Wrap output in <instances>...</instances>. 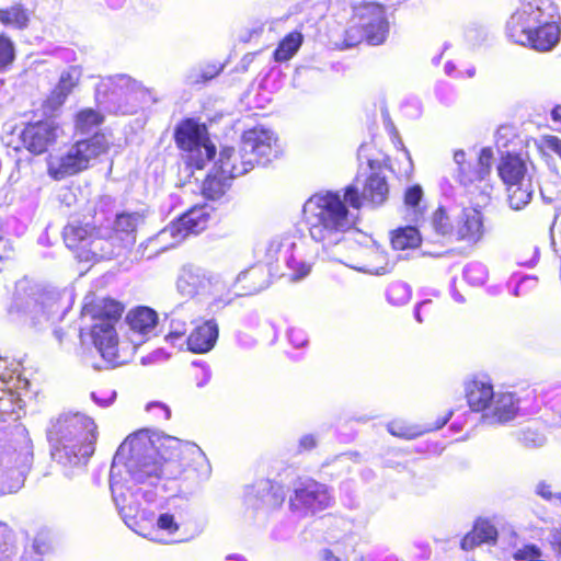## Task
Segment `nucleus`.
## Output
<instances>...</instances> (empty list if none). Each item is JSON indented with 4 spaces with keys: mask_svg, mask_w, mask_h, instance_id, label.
<instances>
[{
    "mask_svg": "<svg viewBox=\"0 0 561 561\" xmlns=\"http://www.w3.org/2000/svg\"><path fill=\"white\" fill-rule=\"evenodd\" d=\"M551 117L556 122H561V105H557L552 108Z\"/></svg>",
    "mask_w": 561,
    "mask_h": 561,
    "instance_id": "774afa93",
    "label": "nucleus"
},
{
    "mask_svg": "<svg viewBox=\"0 0 561 561\" xmlns=\"http://www.w3.org/2000/svg\"><path fill=\"white\" fill-rule=\"evenodd\" d=\"M210 220L207 205L194 206L176 220L149 239V244H162L161 250L173 248L190 234H197L206 229Z\"/></svg>",
    "mask_w": 561,
    "mask_h": 561,
    "instance_id": "dca6fc26",
    "label": "nucleus"
},
{
    "mask_svg": "<svg viewBox=\"0 0 561 561\" xmlns=\"http://www.w3.org/2000/svg\"><path fill=\"white\" fill-rule=\"evenodd\" d=\"M453 412L449 411L445 416L438 419L434 426L422 427L416 424H410L404 420H393L387 424L388 432L397 437L413 439L425 432L442 428L450 419Z\"/></svg>",
    "mask_w": 561,
    "mask_h": 561,
    "instance_id": "2f4dec72",
    "label": "nucleus"
},
{
    "mask_svg": "<svg viewBox=\"0 0 561 561\" xmlns=\"http://www.w3.org/2000/svg\"><path fill=\"white\" fill-rule=\"evenodd\" d=\"M333 496L329 488L313 479H298L293 484L289 508L298 517L313 516L331 506Z\"/></svg>",
    "mask_w": 561,
    "mask_h": 561,
    "instance_id": "f3484780",
    "label": "nucleus"
},
{
    "mask_svg": "<svg viewBox=\"0 0 561 561\" xmlns=\"http://www.w3.org/2000/svg\"><path fill=\"white\" fill-rule=\"evenodd\" d=\"M14 45L12 41L0 35V71L4 70L14 60Z\"/></svg>",
    "mask_w": 561,
    "mask_h": 561,
    "instance_id": "09e8293b",
    "label": "nucleus"
},
{
    "mask_svg": "<svg viewBox=\"0 0 561 561\" xmlns=\"http://www.w3.org/2000/svg\"><path fill=\"white\" fill-rule=\"evenodd\" d=\"M51 457L71 476L73 469H82L94 453L96 425L82 413H64L51 422L47 431Z\"/></svg>",
    "mask_w": 561,
    "mask_h": 561,
    "instance_id": "7ed1b4c3",
    "label": "nucleus"
},
{
    "mask_svg": "<svg viewBox=\"0 0 561 561\" xmlns=\"http://www.w3.org/2000/svg\"><path fill=\"white\" fill-rule=\"evenodd\" d=\"M367 164L370 170L367 176L363 192L356 184H350L343 188V196L350 207L358 210L364 203L371 207L382 205L389 195V185L383 174L381 163L377 160L367 158Z\"/></svg>",
    "mask_w": 561,
    "mask_h": 561,
    "instance_id": "a211bd4d",
    "label": "nucleus"
},
{
    "mask_svg": "<svg viewBox=\"0 0 561 561\" xmlns=\"http://www.w3.org/2000/svg\"><path fill=\"white\" fill-rule=\"evenodd\" d=\"M174 138L179 148L186 152V163L191 168L203 169L216 154V147L208 138L206 126L192 118L176 127Z\"/></svg>",
    "mask_w": 561,
    "mask_h": 561,
    "instance_id": "4468645a",
    "label": "nucleus"
},
{
    "mask_svg": "<svg viewBox=\"0 0 561 561\" xmlns=\"http://www.w3.org/2000/svg\"><path fill=\"white\" fill-rule=\"evenodd\" d=\"M431 224L436 234L454 240L456 217L454 218L446 208L438 207L432 216Z\"/></svg>",
    "mask_w": 561,
    "mask_h": 561,
    "instance_id": "4c0bfd02",
    "label": "nucleus"
},
{
    "mask_svg": "<svg viewBox=\"0 0 561 561\" xmlns=\"http://www.w3.org/2000/svg\"><path fill=\"white\" fill-rule=\"evenodd\" d=\"M546 28V25L535 28L534 32H530L531 34H529L531 37L530 41L522 45L530 46L531 48L540 51L551 50L560 41V22H557V35L554 39L550 38V36L548 37V31Z\"/></svg>",
    "mask_w": 561,
    "mask_h": 561,
    "instance_id": "58836bf2",
    "label": "nucleus"
},
{
    "mask_svg": "<svg viewBox=\"0 0 561 561\" xmlns=\"http://www.w3.org/2000/svg\"><path fill=\"white\" fill-rule=\"evenodd\" d=\"M389 34V22L383 5L375 2H363L353 7L351 26L346 31V45L354 46L360 41L369 45L385 43Z\"/></svg>",
    "mask_w": 561,
    "mask_h": 561,
    "instance_id": "9b49d317",
    "label": "nucleus"
},
{
    "mask_svg": "<svg viewBox=\"0 0 561 561\" xmlns=\"http://www.w3.org/2000/svg\"><path fill=\"white\" fill-rule=\"evenodd\" d=\"M482 214L473 208L463 209L456 217L454 240L477 243L483 237Z\"/></svg>",
    "mask_w": 561,
    "mask_h": 561,
    "instance_id": "bb28decb",
    "label": "nucleus"
},
{
    "mask_svg": "<svg viewBox=\"0 0 561 561\" xmlns=\"http://www.w3.org/2000/svg\"><path fill=\"white\" fill-rule=\"evenodd\" d=\"M238 295V285L232 280L226 279L220 274L210 272L209 283L207 284L204 299L207 302L208 309L219 310L230 305Z\"/></svg>",
    "mask_w": 561,
    "mask_h": 561,
    "instance_id": "b1692460",
    "label": "nucleus"
},
{
    "mask_svg": "<svg viewBox=\"0 0 561 561\" xmlns=\"http://www.w3.org/2000/svg\"><path fill=\"white\" fill-rule=\"evenodd\" d=\"M124 311L122 304L114 299H104L98 314L94 316L91 337L102 358L112 366L126 362L118 351V336L115 329Z\"/></svg>",
    "mask_w": 561,
    "mask_h": 561,
    "instance_id": "1a4fd4ad",
    "label": "nucleus"
},
{
    "mask_svg": "<svg viewBox=\"0 0 561 561\" xmlns=\"http://www.w3.org/2000/svg\"><path fill=\"white\" fill-rule=\"evenodd\" d=\"M144 218L139 213H121L112 226L100 227V237L93 250L101 259L111 260L123 254L136 242V231Z\"/></svg>",
    "mask_w": 561,
    "mask_h": 561,
    "instance_id": "f8f14e48",
    "label": "nucleus"
},
{
    "mask_svg": "<svg viewBox=\"0 0 561 561\" xmlns=\"http://www.w3.org/2000/svg\"><path fill=\"white\" fill-rule=\"evenodd\" d=\"M102 116L99 112L87 108L78 113L76 118V128L83 134L90 133L94 127L102 123Z\"/></svg>",
    "mask_w": 561,
    "mask_h": 561,
    "instance_id": "37998d69",
    "label": "nucleus"
},
{
    "mask_svg": "<svg viewBox=\"0 0 561 561\" xmlns=\"http://www.w3.org/2000/svg\"><path fill=\"white\" fill-rule=\"evenodd\" d=\"M210 476V462L195 443L169 435L153 439L140 432L128 436L118 447L111 466L110 488L115 506L130 529L152 541L165 542L154 536V530L145 533L139 526V514L145 519L153 514L140 512L139 495L150 502L152 494L137 485H156L161 478L201 483Z\"/></svg>",
    "mask_w": 561,
    "mask_h": 561,
    "instance_id": "f257e3e1",
    "label": "nucleus"
},
{
    "mask_svg": "<svg viewBox=\"0 0 561 561\" xmlns=\"http://www.w3.org/2000/svg\"><path fill=\"white\" fill-rule=\"evenodd\" d=\"M317 446V438L312 434H306L299 439V451H308Z\"/></svg>",
    "mask_w": 561,
    "mask_h": 561,
    "instance_id": "052dcab7",
    "label": "nucleus"
},
{
    "mask_svg": "<svg viewBox=\"0 0 561 561\" xmlns=\"http://www.w3.org/2000/svg\"><path fill=\"white\" fill-rule=\"evenodd\" d=\"M470 409L482 413V422L489 425L504 424L513 420L518 411L519 400L513 392H495L490 382L472 380L466 386Z\"/></svg>",
    "mask_w": 561,
    "mask_h": 561,
    "instance_id": "0eeeda50",
    "label": "nucleus"
},
{
    "mask_svg": "<svg viewBox=\"0 0 561 561\" xmlns=\"http://www.w3.org/2000/svg\"><path fill=\"white\" fill-rule=\"evenodd\" d=\"M108 144L104 135L79 140L60 156H49L47 172L54 180H62L88 169L90 161L107 150Z\"/></svg>",
    "mask_w": 561,
    "mask_h": 561,
    "instance_id": "9d476101",
    "label": "nucleus"
},
{
    "mask_svg": "<svg viewBox=\"0 0 561 561\" xmlns=\"http://www.w3.org/2000/svg\"><path fill=\"white\" fill-rule=\"evenodd\" d=\"M168 319L170 331L165 340L174 344L178 339L185 335L188 323L193 322V312L190 306L181 304L168 314Z\"/></svg>",
    "mask_w": 561,
    "mask_h": 561,
    "instance_id": "72a5a7b5",
    "label": "nucleus"
},
{
    "mask_svg": "<svg viewBox=\"0 0 561 561\" xmlns=\"http://www.w3.org/2000/svg\"><path fill=\"white\" fill-rule=\"evenodd\" d=\"M218 336L219 328L216 320H205L202 324L196 325L187 336V347L193 353H208L215 347Z\"/></svg>",
    "mask_w": 561,
    "mask_h": 561,
    "instance_id": "cd10ccee",
    "label": "nucleus"
},
{
    "mask_svg": "<svg viewBox=\"0 0 561 561\" xmlns=\"http://www.w3.org/2000/svg\"><path fill=\"white\" fill-rule=\"evenodd\" d=\"M423 198V190L420 185L415 184L407 188L404 193V205L411 211V221L417 222L423 216V207L421 202Z\"/></svg>",
    "mask_w": 561,
    "mask_h": 561,
    "instance_id": "a19ab883",
    "label": "nucleus"
},
{
    "mask_svg": "<svg viewBox=\"0 0 561 561\" xmlns=\"http://www.w3.org/2000/svg\"><path fill=\"white\" fill-rule=\"evenodd\" d=\"M12 549V531L9 526L0 522V558L8 557Z\"/></svg>",
    "mask_w": 561,
    "mask_h": 561,
    "instance_id": "603ef678",
    "label": "nucleus"
},
{
    "mask_svg": "<svg viewBox=\"0 0 561 561\" xmlns=\"http://www.w3.org/2000/svg\"><path fill=\"white\" fill-rule=\"evenodd\" d=\"M5 360L0 358V420L15 415L19 417V411L22 409L21 393L13 391V387L21 389L26 387L28 381L19 376L14 379V371H8Z\"/></svg>",
    "mask_w": 561,
    "mask_h": 561,
    "instance_id": "4be33fe9",
    "label": "nucleus"
},
{
    "mask_svg": "<svg viewBox=\"0 0 561 561\" xmlns=\"http://www.w3.org/2000/svg\"><path fill=\"white\" fill-rule=\"evenodd\" d=\"M287 337L289 343L296 348L305 347L308 344V336L302 329L290 328L287 331Z\"/></svg>",
    "mask_w": 561,
    "mask_h": 561,
    "instance_id": "5fc2aeb1",
    "label": "nucleus"
},
{
    "mask_svg": "<svg viewBox=\"0 0 561 561\" xmlns=\"http://www.w3.org/2000/svg\"><path fill=\"white\" fill-rule=\"evenodd\" d=\"M82 76V69L79 66H70L60 75L58 84L51 91L46 100V105L50 110L61 106L72 89L78 84Z\"/></svg>",
    "mask_w": 561,
    "mask_h": 561,
    "instance_id": "c85d7f7f",
    "label": "nucleus"
},
{
    "mask_svg": "<svg viewBox=\"0 0 561 561\" xmlns=\"http://www.w3.org/2000/svg\"><path fill=\"white\" fill-rule=\"evenodd\" d=\"M95 100L103 110L113 114L130 115L139 108L159 101L153 89L125 73L102 78L95 88Z\"/></svg>",
    "mask_w": 561,
    "mask_h": 561,
    "instance_id": "20e7f679",
    "label": "nucleus"
},
{
    "mask_svg": "<svg viewBox=\"0 0 561 561\" xmlns=\"http://www.w3.org/2000/svg\"><path fill=\"white\" fill-rule=\"evenodd\" d=\"M561 21L558 7L552 0H524L506 23V35L516 44L530 41V32L547 26L548 37L554 39L557 22Z\"/></svg>",
    "mask_w": 561,
    "mask_h": 561,
    "instance_id": "423d86ee",
    "label": "nucleus"
},
{
    "mask_svg": "<svg viewBox=\"0 0 561 561\" xmlns=\"http://www.w3.org/2000/svg\"><path fill=\"white\" fill-rule=\"evenodd\" d=\"M432 301L430 299H425L421 302H419L415 307H414V318L415 320L419 322V323H422L423 322V319L421 317V310L423 308H425L427 305H430Z\"/></svg>",
    "mask_w": 561,
    "mask_h": 561,
    "instance_id": "338daca9",
    "label": "nucleus"
},
{
    "mask_svg": "<svg viewBox=\"0 0 561 561\" xmlns=\"http://www.w3.org/2000/svg\"><path fill=\"white\" fill-rule=\"evenodd\" d=\"M322 561H351L348 559L342 560L340 557L335 556V553L330 549H324L321 552ZM352 561H356L355 559Z\"/></svg>",
    "mask_w": 561,
    "mask_h": 561,
    "instance_id": "69168bd1",
    "label": "nucleus"
},
{
    "mask_svg": "<svg viewBox=\"0 0 561 561\" xmlns=\"http://www.w3.org/2000/svg\"><path fill=\"white\" fill-rule=\"evenodd\" d=\"M220 70H221V68H218L214 65L207 66L204 69H201L198 71H193L192 73H190V76L187 77V82L190 84H198V83L207 82V81L211 80L213 78H215L217 75H219Z\"/></svg>",
    "mask_w": 561,
    "mask_h": 561,
    "instance_id": "8fccbe9b",
    "label": "nucleus"
},
{
    "mask_svg": "<svg viewBox=\"0 0 561 561\" xmlns=\"http://www.w3.org/2000/svg\"><path fill=\"white\" fill-rule=\"evenodd\" d=\"M58 137V127L49 121L28 124L21 133L23 146L34 154H41L55 144Z\"/></svg>",
    "mask_w": 561,
    "mask_h": 561,
    "instance_id": "5701e85b",
    "label": "nucleus"
},
{
    "mask_svg": "<svg viewBox=\"0 0 561 561\" xmlns=\"http://www.w3.org/2000/svg\"><path fill=\"white\" fill-rule=\"evenodd\" d=\"M535 493L540 496L542 500L554 503V495L557 492L552 491V485L547 481H539L535 485Z\"/></svg>",
    "mask_w": 561,
    "mask_h": 561,
    "instance_id": "4d7b16f0",
    "label": "nucleus"
},
{
    "mask_svg": "<svg viewBox=\"0 0 561 561\" xmlns=\"http://www.w3.org/2000/svg\"><path fill=\"white\" fill-rule=\"evenodd\" d=\"M9 312L30 317L33 325L60 321L65 313L61 310L58 297L50 294H42L38 298H28L25 301L21 297H15Z\"/></svg>",
    "mask_w": 561,
    "mask_h": 561,
    "instance_id": "aec40b11",
    "label": "nucleus"
},
{
    "mask_svg": "<svg viewBox=\"0 0 561 561\" xmlns=\"http://www.w3.org/2000/svg\"><path fill=\"white\" fill-rule=\"evenodd\" d=\"M237 158V154L230 148H221L218 160L215 162L211 171L207 174L203 183V194L208 199H219L230 187V182L237 176H241L251 170L252 160L247 159L242 165L230 164V158Z\"/></svg>",
    "mask_w": 561,
    "mask_h": 561,
    "instance_id": "6ab92c4d",
    "label": "nucleus"
},
{
    "mask_svg": "<svg viewBox=\"0 0 561 561\" xmlns=\"http://www.w3.org/2000/svg\"><path fill=\"white\" fill-rule=\"evenodd\" d=\"M549 545L558 558H561V525L549 530Z\"/></svg>",
    "mask_w": 561,
    "mask_h": 561,
    "instance_id": "13d9d810",
    "label": "nucleus"
},
{
    "mask_svg": "<svg viewBox=\"0 0 561 561\" xmlns=\"http://www.w3.org/2000/svg\"><path fill=\"white\" fill-rule=\"evenodd\" d=\"M497 537L496 528L486 519L476 522L473 529L460 542L463 550H472L481 543H493Z\"/></svg>",
    "mask_w": 561,
    "mask_h": 561,
    "instance_id": "473e14b6",
    "label": "nucleus"
},
{
    "mask_svg": "<svg viewBox=\"0 0 561 561\" xmlns=\"http://www.w3.org/2000/svg\"><path fill=\"white\" fill-rule=\"evenodd\" d=\"M126 320L134 335L148 339L156 330L158 314L149 307H138L127 314Z\"/></svg>",
    "mask_w": 561,
    "mask_h": 561,
    "instance_id": "7c9ffc66",
    "label": "nucleus"
},
{
    "mask_svg": "<svg viewBox=\"0 0 561 561\" xmlns=\"http://www.w3.org/2000/svg\"><path fill=\"white\" fill-rule=\"evenodd\" d=\"M454 162L457 164L458 182L468 191V193L474 194L472 176H467L466 173V168L470 163L466 161V153L463 150H456L454 152Z\"/></svg>",
    "mask_w": 561,
    "mask_h": 561,
    "instance_id": "c03bdc74",
    "label": "nucleus"
},
{
    "mask_svg": "<svg viewBox=\"0 0 561 561\" xmlns=\"http://www.w3.org/2000/svg\"><path fill=\"white\" fill-rule=\"evenodd\" d=\"M237 154V158H230V164L242 165L243 161L250 158L252 160L251 170L255 164H267L279 153L277 138L275 134L264 127H254L245 130L241 138L239 150L229 147Z\"/></svg>",
    "mask_w": 561,
    "mask_h": 561,
    "instance_id": "2eb2a0df",
    "label": "nucleus"
},
{
    "mask_svg": "<svg viewBox=\"0 0 561 561\" xmlns=\"http://www.w3.org/2000/svg\"><path fill=\"white\" fill-rule=\"evenodd\" d=\"M15 250L12 242L0 236V272L3 268L5 262L14 259Z\"/></svg>",
    "mask_w": 561,
    "mask_h": 561,
    "instance_id": "864d4df0",
    "label": "nucleus"
},
{
    "mask_svg": "<svg viewBox=\"0 0 561 561\" xmlns=\"http://www.w3.org/2000/svg\"><path fill=\"white\" fill-rule=\"evenodd\" d=\"M209 271L194 265L183 266L176 278V291L186 298L204 299L207 284L209 283Z\"/></svg>",
    "mask_w": 561,
    "mask_h": 561,
    "instance_id": "393cba45",
    "label": "nucleus"
},
{
    "mask_svg": "<svg viewBox=\"0 0 561 561\" xmlns=\"http://www.w3.org/2000/svg\"><path fill=\"white\" fill-rule=\"evenodd\" d=\"M146 411L157 421H168L171 417V409L163 402L152 401L146 405Z\"/></svg>",
    "mask_w": 561,
    "mask_h": 561,
    "instance_id": "3c124183",
    "label": "nucleus"
},
{
    "mask_svg": "<svg viewBox=\"0 0 561 561\" xmlns=\"http://www.w3.org/2000/svg\"><path fill=\"white\" fill-rule=\"evenodd\" d=\"M32 548L39 556L47 553L49 550L47 535L38 534L33 540Z\"/></svg>",
    "mask_w": 561,
    "mask_h": 561,
    "instance_id": "bf43d9fd",
    "label": "nucleus"
},
{
    "mask_svg": "<svg viewBox=\"0 0 561 561\" xmlns=\"http://www.w3.org/2000/svg\"><path fill=\"white\" fill-rule=\"evenodd\" d=\"M545 142L549 150L553 151L561 158V139L557 136H548Z\"/></svg>",
    "mask_w": 561,
    "mask_h": 561,
    "instance_id": "680f3d73",
    "label": "nucleus"
},
{
    "mask_svg": "<svg viewBox=\"0 0 561 561\" xmlns=\"http://www.w3.org/2000/svg\"><path fill=\"white\" fill-rule=\"evenodd\" d=\"M192 365L199 369L198 374H196V376H195L196 386L199 388L206 386L209 382L210 377H211V371H210L209 366L206 363L201 362V360H195L192 363Z\"/></svg>",
    "mask_w": 561,
    "mask_h": 561,
    "instance_id": "6e6d98bb",
    "label": "nucleus"
},
{
    "mask_svg": "<svg viewBox=\"0 0 561 561\" xmlns=\"http://www.w3.org/2000/svg\"><path fill=\"white\" fill-rule=\"evenodd\" d=\"M542 552L539 547L534 543L525 545L517 549L507 561H543Z\"/></svg>",
    "mask_w": 561,
    "mask_h": 561,
    "instance_id": "49530a36",
    "label": "nucleus"
},
{
    "mask_svg": "<svg viewBox=\"0 0 561 561\" xmlns=\"http://www.w3.org/2000/svg\"><path fill=\"white\" fill-rule=\"evenodd\" d=\"M30 14L22 5H13L8 9H0V22L4 26L23 30L27 27Z\"/></svg>",
    "mask_w": 561,
    "mask_h": 561,
    "instance_id": "ea45409f",
    "label": "nucleus"
},
{
    "mask_svg": "<svg viewBox=\"0 0 561 561\" xmlns=\"http://www.w3.org/2000/svg\"><path fill=\"white\" fill-rule=\"evenodd\" d=\"M179 520L175 515L170 512L160 513L156 518V530L173 535L179 530Z\"/></svg>",
    "mask_w": 561,
    "mask_h": 561,
    "instance_id": "de8ad7c7",
    "label": "nucleus"
},
{
    "mask_svg": "<svg viewBox=\"0 0 561 561\" xmlns=\"http://www.w3.org/2000/svg\"><path fill=\"white\" fill-rule=\"evenodd\" d=\"M493 160V150L489 147L482 148L476 163V170L472 173L473 191L481 190L482 192L488 187L485 181L490 174L491 162Z\"/></svg>",
    "mask_w": 561,
    "mask_h": 561,
    "instance_id": "f704fd0d",
    "label": "nucleus"
},
{
    "mask_svg": "<svg viewBox=\"0 0 561 561\" xmlns=\"http://www.w3.org/2000/svg\"><path fill=\"white\" fill-rule=\"evenodd\" d=\"M304 36L299 32H291L287 34L274 50V60L284 62L291 59L300 48Z\"/></svg>",
    "mask_w": 561,
    "mask_h": 561,
    "instance_id": "e433bc0d",
    "label": "nucleus"
},
{
    "mask_svg": "<svg viewBox=\"0 0 561 561\" xmlns=\"http://www.w3.org/2000/svg\"><path fill=\"white\" fill-rule=\"evenodd\" d=\"M33 444L25 427L18 426L13 438L0 450V495L16 493L33 465Z\"/></svg>",
    "mask_w": 561,
    "mask_h": 561,
    "instance_id": "39448f33",
    "label": "nucleus"
},
{
    "mask_svg": "<svg viewBox=\"0 0 561 561\" xmlns=\"http://www.w3.org/2000/svg\"><path fill=\"white\" fill-rule=\"evenodd\" d=\"M285 500V493L280 485L270 480H262L248 490L245 501L254 508H276Z\"/></svg>",
    "mask_w": 561,
    "mask_h": 561,
    "instance_id": "a878e982",
    "label": "nucleus"
},
{
    "mask_svg": "<svg viewBox=\"0 0 561 561\" xmlns=\"http://www.w3.org/2000/svg\"><path fill=\"white\" fill-rule=\"evenodd\" d=\"M499 176L505 185L507 203L513 210L527 206L535 191L526 161L518 154L507 153L497 165Z\"/></svg>",
    "mask_w": 561,
    "mask_h": 561,
    "instance_id": "ddd939ff",
    "label": "nucleus"
},
{
    "mask_svg": "<svg viewBox=\"0 0 561 561\" xmlns=\"http://www.w3.org/2000/svg\"><path fill=\"white\" fill-rule=\"evenodd\" d=\"M239 284L241 286L238 287V295L241 297L260 293L268 286L264 267L257 265L240 272L234 278V285Z\"/></svg>",
    "mask_w": 561,
    "mask_h": 561,
    "instance_id": "c756f323",
    "label": "nucleus"
},
{
    "mask_svg": "<svg viewBox=\"0 0 561 561\" xmlns=\"http://www.w3.org/2000/svg\"><path fill=\"white\" fill-rule=\"evenodd\" d=\"M317 254L318 250L310 249L304 238L285 234L270 241L265 261L271 270L274 264L283 263L289 270L291 280H301L310 274Z\"/></svg>",
    "mask_w": 561,
    "mask_h": 561,
    "instance_id": "6e6552de",
    "label": "nucleus"
},
{
    "mask_svg": "<svg viewBox=\"0 0 561 561\" xmlns=\"http://www.w3.org/2000/svg\"><path fill=\"white\" fill-rule=\"evenodd\" d=\"M342 191H321L304 204L302 213L311 239L321 244L322 257L345 265L346 233L355 226V216L348 209Z\"/></svg>",
    "mask_w": 561,
    "mask_h": 561,
    "instance_id": "f03ea898",
    "label": "nucleus"
},
{
    "mask_svg": "<svg viewBox=\"0 0 561 561\" xmlns=\"http://www.w3.org/2000/svg\"><path fill=\"white\" fill-rule=\"evenodd\" d=\"M411 287L403 282H393L387 288V299L393 306H402L410 301Z\"/></svg>",
    "mask_w": 561,
    "mask_h": 561,
    "instance_id": "79ce46f5",
    "label": "nucleus"
},
{
    "mask_svg": "<svg viewBox=\"0 0 561 561\" xmlns=\"http://www.w3.org/2000/svg\"><path fill=\"white\" fill-rule=\"evenodd\" d=\"M167 358V354L163 350H157L152 354L142 357L141 362L144 365L152 364L159 360H164Z\"/></svg>",
    "mask_w": 561,
    "mask_h": 561,
    "instance_id": "e2e57ef3",
    "label": "nucleus"
},
{
    "mask_svg": "<svg viewBox=\"0 0 561 561\" xmlns=\"http://www.w3.org/2000/svg\"><path fill=\"white\" fill-rule=\"evenodd\" d=\"M62 237L67 248L76 251L80 261L102 260L94 253L92 244L100 237V227L73 220L64 228Z\"/></svg>",
    "mask_w": 561,
    "mask_h": 561,
    "instance_id": "412c9836",
    "label": "nucleus"
},
{
    "mask_svg": "<svg viewBox=\"0 0 561 561\" xmlns=\"http://www.w3.org/2000/svg\"><path fill=\"white\" fill-rule=\"evenodd\" d=\"M421 240V234L414 226L401 227L391 233V244L394 250L416 248Z\"/></svg>",
    "mask_w": 561,
    "mask_h": 561,
    "instance_id": "c9c22d12",
    "label": "nucleus"
},
{
    "mask_svg": "<svg viewBox=\"0 0 561 561\" xmlns=\"http://www.w3.org/2000/svg\"><path fill=\"white\" fill-rule=\"evenodd\" d=\"M115 397H116L115 391L111 392V394H110V397H108L107 399H104V398H101V399H100V398L98 397V393H96V392H92V393H91V398H92V400H93L95 403H98L99 405H101V407H107V405H110V404L114 401Z\"/></svg>",
    "mask_w": 561,
    "mask_h": 561,
    "instance_id": "0e129e2a",
    "label": "nucleus"
},
{
    "mask_svg": "<svg viewBox=\"0 0 561 561\" xmlns=\"http://www.w3.org/2000/svg\"><path fill=\"white\" fill-rule=\"evenodd\" d=\"M463 277L470 285L481 286L488 278V270L480 262H471L465 266Z\"/></svg>",
    "mask_w": 561,
    "mask_h": 561,
    "instance_id": "a18cd8bd",
    "label": "nucleus"
}]
</instances>
